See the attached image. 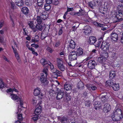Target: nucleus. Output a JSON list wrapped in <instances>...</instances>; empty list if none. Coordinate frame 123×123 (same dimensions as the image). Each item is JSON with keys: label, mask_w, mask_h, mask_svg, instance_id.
<instances>
[{"label": "nucleus", "mask_w": 123, "mask_h": 123, "mask_svg": "<svg viewBox=\"0 0 123 123\" xmlns=\"http://www.w3.org/2000/svg\"><path fill=\"white\" fill-rule=\"evenodd\" d=\"M51 6L50 5L45 4L44 6V8L45 10L48 11L51 9Z\"/></svg>", "instance_id": "58836bf2"}, {"label": "nucleus", "mask_w": 123, "mask_h": 123, "mask_svg": "<svg viewBox=\"0 0 123 123\" xmlns=\"http://www.w3.org/2000/svg\"><path fill=\"white\" fill-rule=\"evenodd\" d=\"M83 30L84 31L83 33L85 35H89L91 33V28L89 26L86 25L84 27Z\"/></svg>", "instance_id": "1a4fd4ad"}, {"label": "nucleus", "mask_w": 123, "mask_h": 123, "mask_svg": "<svg viewBox=\"0 0 123 123\" xmlns=\"http://www.w3.org/2000/svg\"><path fill=\"white\" fill-rule=\"evenodd\" d=\"M43 26L41 24H37L36 26L35 27V28L37 30L40 31H41L43 29Z\"/></svg>", "instance_id": "cd10ccee"}, {"label": "nucleus", "mask_w": 123, "mask_h": 123, "mask_svg": "<svg viewBox=\"0 0 123 123\" xmlns=\"http://www.w3.org/2000/svg\"><path fill=\"white\" fill-rule=\"evenodd\" d=\"M117 7L119 11L114 15L116 18L117 19V21L118 22L121 21L123 19L122 18L123 17V15L122 12L123 11V5H119Z\"/></svg>", "instance_id": "7ed1b4c3"}, {"label": "nucleus", "mask_w": 123, "mask_h": 123, "mask_svg": "<svg viewBox=\"0 0 123 123\" xmlns=\"http://www.w3.org/2000/svg\"><path fill=\"white\" fill-rule=\"evenodd\" d=\"M105 9L104 8L102 7H99V11L100 12L103 14H105V13L104 12L105 11Z\"/></svg>", "instance_id": "6e6d98bb"}, {"label": "nucleus", "mask_w": 123, "mask_h": 123, "mask_svg": "<svg viewBox=\"0 0 123 123\" xmlns=\"http://www.w3.org/2000/svg\"><path fill=\"white\" fill-rule=\"evenodd\" d=\"M84 86V84L81 81L79 82L78 84L77 87L78 89H80Z\"/></svg>", "instance_id": "ea45409f"}, {"label": "nucleus", "mask_w": 123, "mask_h": 123, "mask_svg": "<svg viewBox=\"0 0 123 123\" xmlns=\"http://www.w3.org/2000/svg\"><path fill=\"white\" fill-rule=\"evenodd\" d=\"M25 4L28 6H30L31 5V4L30 0H26L25 1Z\"/></svg>", "instance_id": "603ef678"}, {"label": "nucleus", "mask_w": 123, "mask_h": 123, "mask_svg": "<svg viewBox=\"0 0 123 123\" xmlns=\"http://www.w3.org/2000/svg\"><path fill=\"white\" fill-rule=\"evenodd\" d=\"M22 96L18 95L13 93H11L10 96L12 99L14 100L17 104H18V107L19 108H22L23 99L22 98Z\"/></svg>", "instance_id": "f03ea898"}, {"label": "nucleus", "mask_w": 123, "mask_h": 123, "mask_svg": "<svg viewBox=\"0 0 123 123\" xmlns=\"http://www.w3.org/2000/svg\"><path fill=\"white\" fill-rule=\"evenodd\" d=\"M115 83L112 80H109L106 81L105 84L107 86H109L110 87H112Z\"/></svg>", "instance_id": "aec40b11"}, {"label": "nucleus", "mask_w": 123, "mask_h": 123, "mask_svg": "<svg viewBox=\"0 0 123 123\" xmlns=\"http://www.w3.org/2000/svg\"><path fill=\"white\" fill-rule=\"evenodd\" d=\"M69 42L68 48H70L72 49H75L76 46V44L72 40H71Z\"/></svg>", "instance_id": "dca6fc26"}, {"label": "nucleus", "mask_w": 123, "mask_h": 123, "mask_svg": "<svg viewBox=\"0 0 123 123\" xmlns=\"http://www.w3.org/2000/svg\"><path fill=\"white\" fill-rule=\"evenodd\" d=\"M103 111L105 112H109L111 109V107L110 104L106 103L104 105Z\"/></svg>", "instance_id": "4468645a"}, {"label": "nucleus", "mask_w": 123, "mask_h": 123, "mask_svg": "<svg viewBox=\"0 0 123 123\" xmlns=\"http://www.w3.org/2000/svg\"><path fill=\"white\" fill-rule=\"evenodd\" d=\"M40 62L41 64L43 65H44L47 64V62L46 61L45 59H42L41 60Z\"/></svg>", "instance_id": "c03bdc74"}, {"label": "nucleus", "mask_w": 123, "mask_h": 123, "mask_svg": "<svg viewBox=\"0 0 123 123\" xmlns=\"http://www.w3.org/2000/svg\"><path fill=\"white\" fill-rule=\"evenodd\" d=\"M66 98L67 100L68 101L70 100L71 98V97L69 94L68 93L66 94Z\"/></svg>", "instance_id": "5fc2aeb1"}, {"label": "nucleus", "mask_w": 123, "mask_h": 123, "mask_svg": "<svg viewBox=\"0 0 123 123\" xmlns=\"http://www.w3.org/2000/svg\"><path fill=\"white\" fill-rule=\"evenodd\" d=\"M57 66L59 69L61 71H64L65 69V67L64 66L62 60L58 58L57 59Z\"/></svg>", "instance_id": "20e7f679"}, {"label": "nucleus", "mask_w": 123, "mask_h": 123, "mask_svg": "<svg viewBox=\"0 0 123 123\" xmlns=\"http://www.w3.org/2000/svg\"><path fill=\"white\" fill-rule=\"evenodd\" d=\"M32 103L33 104H35L37 102V100L36 98H34L32 100Z\"/></svg>", "instance_id": "69168bd1"}, {"label": "nucleus", "mask_w": 123, "mask_h": 123, "mask_svg": "<svg viewBox=\"0 0 123 123\" xmlns=\"http://www.w3.org/2000/svg\"><path fill=\"white\" fill-rule=\"evenodd\" d=\"M41 90L40 88L37 87L35 89L34 91V93L35 96H37L40 93V91Z\"/></svg>", "instance_id": "bb28decb"}, {"label": "nucleus", "mask_w": 123, "mask_h": 123, "mask_svg": "<svg viewBox=\"0 0 123 123\" xmlns=\"http://www.w3.org/2000/svg\"><path fill=\"white\" fill-rule=\"evenodd\" d=\"M63 32L62 30V29H60L59 30V32L58 35H60L62 34Z\"/></svg>", "instance_id": "338daca9"}, {"label": "nucleus", "mask_w": 123, "mask_h": 123, "mask_svg": "<svg viewBox=\"0 0 123 123\" xmlns=\"http://www.w3.org/2000/svg\"><path fill=\"white\" fill-rule=\"evenodd\" d=\"M97 41L96 37L93 36H91L89 38L88 42L91 44H93Z\"/></svg>", "instance_id": "2eb2a0df"}, {"label": "nucleus", "mask_w": 123, "mask_h": 123, "mask_svg": "<svg viewBox=\"0 0 123 123\" xmlns=\"http://www.w3.org/2000/svg\"><path fill=\"white\" fill-rule=\"evenodd\" d=\"M73 10L74 9L73 8H67V11L68 12L73 11Z\"/></svg>", "instance_id": "774afa93"}, {"label": "nucleus", "mask_w": 123, "mask_h": 123, "mask_svg": "<svg viewBox=\"0 0 123 123\" xmlns=\"http://www.w3.org/2000/svg\"><path fill=\"white\" fill-rule=\"evenodd\" d=\"M27 31H25V29H24V35L25 36L27 35V37H25L26 39L28 41H29L30 40V38L28 34L27 33Z\"/></svg>", "instance_id": "79ce46f5"}, {"label": "nucleus", "mask_w": 123, "mask_h": 123, "mask_svg": "<svg viewBox=\"0 0 123 123\" xmlns=\"http://www.w3.org/2000/svg\"><path fill=\"white\" fill-rule=\"evenodd\" d=\"M36 115L32 117V119L34 121H37L40 117V116L41 115H39L35 114Z\"/></svg>", "instance_id": "a19ab883"}, {"label": "nucleus", "mask_w": 123, "mask_h": 123, "mask_svg": "<svg viewBox=\"0 0 123 123\" xmlns=\"http://www.w3.org/2000/svg\"><path fill=\"white\" fill-rule=\"evenodd\" d=\"M101 42L100 41H98L95 45V46L97 47H99L100 45L101 44Z\"/></svg>", "instance_id": "680f3d73"}, {"label": "nucleus", "mask_w": 123, "mask_h": 123, "mask_svg": "<svg viewBox=\"0 0 123 123\" xmlns=\"http://www.w3.org/2000/svg\"><path fill=\"white\" fill-rule=\"evenodd\" d=\"M12 48L13 50V52L16 58L17 59L18 61L19 62L20 61V57L19 55H18V53L17 52V50L15 49L12 46Z\"/></svg>", "instance_id": "412c9836"}, {"label": "nucleus", "mask_w": 123, "mask_h": 123, "mask_svg": "<svg viewBox=\"0 0 123 123\" xmlns=\"http://www.w3.org/2000/svg\"><path fill=\"white\" fill-rule=\"evenodd\" d=\"M46 49L47 51L50 53H52L54 51V50L49 47H48Z\"/></svg>", "instance_id": "864d4df0"}, {"label": "nucleus", "mask_w": 123, "mask_h": 123, "mask_svg": "<svg viewBox=\"0 0 123 123\" xmlns=\"http://www.w3.org/2000/svg\"><path fill=\"white\" fill-rule=\"evenodd\" d=\"M114 115V114H112L111 115L113 121H117L121 120H123L122 114L116 115Z\"/></svg>", "instance_id": "39448f33"}, {"label": "nucleus", "mask_w": 123, "mask_h": 123, "mask_svg": "<svg viewBox=\"0 0 123 123\" xmlns=\"http://www.w3.org/2000/svg\"><path fill=\"white\" fill-rule=\"evenodd\" d=\"M42 108L40 106L37 107L34 112L35 114L39 115L41 112Z\"/></svg>", "instance_id": "5701e85b"}, {"label": "nucleus", "mask_w": 123, "mask_h": 123, "mask_svg": "<svg viewBox=\"0 0 123 123\" xmlns=\"http://www.w3.org/2000/svg\"><path fill=\"white\" fill-rule=\"evenodd\" d=\"M48 72V70L47 68H44L43 70V73L41 74V76L40 78L41 82L44 86H47L49 83L47 78Z\"/></svg>", "instance_id": "f257e3e1"}, {"label": "nucleus", "mask_w": 123, "mask_h": 123, "mask_svg": "<svg viewBox=\"0 0 123 123\" xmlns=\"http://www.w3.org/2000/svg\"><path fill=\"white\" fill-rule=\"evenodd\" d=\"M100 102L98 101H96L95 102L93 105L94 106V107L95 109L97 110L98 108L99 107V105H100Z\"/></svg>", "instance_id": "e433bc0d"}, {"label": "nucleus", "mask_w": 123, "mask_h": 123, "mask_svg": "<svg viewBox=\"0 0 123 123\" xmlns=\"http://www.w3.org/2000/svg\"><path fill=\"white\" fill-rule=\"evenodd\" d=\"M93 24L97 26L101 27H103L104 26V25L100 23H98L96 22H94L93 23Z\"/></svg>", "instance_id": "de8ad7c7"}, {"label": "nucleus", "mask_w": 123, "mask_h": 123, "mask_svg": "<svg viewBox=\"0 0 123 123\" xmlns=\"http://www.w3.org/2000/svg\"><path fill=\"white\" fill-rule=\"evenodd\" d=\"M61 123H66L67 120V118L64 117H59Z\"/></svg>", "instance_id": "c85d7f7f"}, {"label": "nucleus", "mask_w": 123, "mask_h": 123, "mask_svg": "<svg viewBox=\"0 0 123 123\" xmlns=\"http://www.w3.org/2000/svg\"><path fill=\"white\" fill-rule=\"evenodd\" d=\"M96 65H97L95 61L93 60L89 61L88 64V68L92 69L94 68Z\"/></svg>", "instance_id": "9b49d317"}, {"label": "nucleus", "mask_w": 123, "mask_h": 123, "mask_svg": "<svg viewBox=\"0 0 123 123\" xmlns=\"http://www.w3.org/2000/svg\"><path fill=\"white\" fill-rule=\"evenodd\" d=\"M62 90V89H61L60 90L58 91L56 93L57 95L56 98L57 100H60L62 99L64 96V92Z\"/></svg>", "instance_id": "f8f14e48"}, {"label": "nucleus", "mask_w": 123, "mask_h": 123, "mask_svg": "<svg viewBox=\"0 0 123 123\" xmlns=\"http://www.w3.org/2000/svg\"><path fill=\"white\" fill-rule=\"evenodd\" d=\"M55 72H53L54 74L56 75L57 77L60 76L62 75V72H61L57 69H55Z\"/></svg>", "instance_id": "72a5a7b5"}, {"label": "nucleus", "mask_w": 123, "mask_h": 123, "mask_svg": "<svg viewBox=\"0 0 123 123\" xmlns=\"http://www.w3.org/2000/svg\"><path fill=\"white\" fill-rule=\"evenodd\" d=\"M7 85L6 84H4L2 80L0 79V89H2L3 88L5 87H7Z\"/></svg>", "instance_id": "b1692460"}, {"label": "nucleus", "mask_w": 123, "mask_h": 123, "mask_svg": "<svg viewBox=\"0 0 123 123\" xmlns=\"http://www.w3.org/2000/svg\"><path fill=\"white\" fill-rule=\"evenodd\" d=\"M88 88L89 90L92 89V90L95 91L97 89V87L94 85H90L88 87Z\"/></svg>", "instance_id": "f704fd0d"}, {"label": "nucleus", "mask_w": 123, "mask_h": 123, "mask_svg": "<svg viewBox=\"0 0 123 123\" xmlns=\"http://www.w3.org/2000/svg\"><path fill=\"white\" fill-rule=\"evenodd\" d=\"M16 3L17 5L19 7L23 6V1L22 0H16Z\"/></svg>", "instance_id": "c756f323"}, {"label": "nucleus", "mask_w": 123, "mask_h": 123, "mask_svg": "<svg viewBox=\"0 0 123 123\" xmlns=\"http://www.w3.org/2000/svg\"><path fill=\"white\" fill-rule=\"evenodd\" d=\"M76 54L78 56H82L83 55V50L81 48L79 47L78 48L76 51Z\"/></svg>", "instance_id": "6ab92c4d"}, {"label": "nucleus", "mask_w": 123, "mask_h": 123, "mask_svg": "<svg viewBox=\"0 0 123 123\" xmlns=\"http://www.w3.org/2000/svg\"><path fill=\"white\" fill-rule=\"evenodd\" d=\"M52 0H46V4L50 5L52 3Z\"/></svg>", "instance_id": "052dcab7"}, {"label": "nucleus", "mask_w": 123, "mask_h": 123, "mask_svg": "<svg viewBox=\"0 0 123 123\" xmlns=\"http://www.w3.org/2000/svg\"><path fill=\"white\" fill-rule=\"evenodd\" d=\"M110 44L106 42H103L101 47V49L104 51H106L109 50Z\"/></svg>", "instance_id": "423d86ee"}, {"label": "nucleus", "mask_w": 123, "mask_h": 123, "mask_svg": "<svg viewBox=\"0 0 123 123\" xmlns=\"http://www.w3.org/2000/svg\"><path fill=\"white\" fill-rule=\"evenodd\" d=\"M43 19L40 16H38L37 17L36 21L37 24H41L42 23Z\"/></svg>", "instance_id": "4c0bfd02"}, {"label": "nucleus", "mask_w": 123, "mask_h": 123, "mask_svg": "<svg viewBox=\"0 0 123 123\" xmlns=\"http://www.w3.org/2000/svg\"><path fill=\"white\" fill-rule=\"evenodd\" d=\"M108 56V53L106 52L104 53L103 54V55L102 56V57H104V58L106 59V60L107 59Z\"/></svg>", "instance_id": "8fccbe9b"}, {"label": "nucleus", "mask_w": 123, "mask_h": 123, "mask_svg": "<svg viewBox=\"0 0 123 123\" xmlns=\"http://www.w3.org/2000/svg\"><path fill=\"white\" fill-rule=\"evenodd\" d=\"M14 91L16 92H18V90L15 89V88H9L7 90L6 92L7 93L9 92H12Z\"/></svg>", "instance_id": "c9c22d12"}, {"label": "nucleus", "mask_w": 123, "mask_h": 123, "mask_svg": "<svg viewBox=\"0 0 123 123\" xmlns=\"http://www.w3.org/2000/svg\"><path fill=\"white\" fill-rule=\"evenodd\" d=\"M59 3V2L58 0H54L52 2L53 4L55 5H58Z\"/></svg>", "instance_id": "bf43d9fd"}, {"label": "nucleus", "mask_w": 123, "mask_h": 123, "mask_svg": "<svg viewBox=\"0 0 123 123\" xmlns=\"http://www.w3.org/2000/svg\"><path fill=\"white\" fill-rule=\"evenodd\" d=\"M11 7L13 9H15L16 8V6L14 2H11Z\"/></svg>", "instance_id": "13d9d810"}, {"label": "nucleus", "mask_w": 123, "mask_h": 123, "mask_svg": "<svg viewBox=\"0 0 123 123\" xmlns=\"http://www.w3.org/2000/svg\"><path fill=\"white\" fill-rule=\"evenodd\" d=\"M103 95L99 98L100 100L103 102H105L107 101L108 98V96L106 93H104L102 94Z\"/></svg>", "instance_id": "ddd939ff"}, {"label": "nucleus", "mask_w": 123, "mask_h": 123, "mask_svg": "<svg viewBox=\"0 0 123 123\" xmlns=\"http://www.w3.org/2000/svg\"><path fill=\"white\" fill-rule=\"evenodd\" d=\"M37 13L38 15H40V16L45 13V11L43 10V9L42 8H37L36 10Z\"/></svg>", "instance_id": "4be33fe9"}, {"label": "nucleus", "mask_w": 123, "mask_h": 123, "mask_svg": "<svg viewBox=\"0 0 123 123\" xmlns=\"http://www.w3.org/2000/svg\"><path fill=\"white\" fill-rule=\"evenodd\" d=\"M85 106L88 107L90 106V102L89 100H87L85 102Z\"/></svg>", "instance_id": "4d7b16f0"}, {"label": "nucleus", "mask_w": 123, "mask_h": 123, "mask_svg": "<svg viewBox=\"0 0 123 123\" xmlns=\"http://www.w3.org/2000/svg\"><path fill=\"white\" fill-rule=\"evenodd\" d=\"M112 87L114 90L115 91H117L119 88V86L118 84L115 83Z\"/></svg>", "instance_id": "2f4dec72"}, {"label": "nucleus", "mask_w": 123, "mask_h": 123, "mask_svg": "<svg viewBox=\"0 0 123 123\" xmlns=\"http://www.w3.org/2000/svg\"><path fill=\"white\" fill-rule=\"evenodd\" d=\"M77 58V55L76 53V52L75 51H73L70 53L68 58L70 61H72L76 60Z\"/></svg>", "instance_id": "0eeeda50"}, {"label": "nucleus", "mask_w": 123, "mask_h": 123, "mask_svg": "<svg viewBox=\"0 0 123 123\" xmlns=\"http://www.w3.org/2000/svg\"><path fill=\"white\" fill-rule=\"evenodd\" d=\"M64 87V89L67 91L71 90L72 89V87L71 86L70 84L67 83L65 84Z\"/></svg>", "instance_id": "393cba45"}, {"label": "nucleus", "mask_w": 123, "mask_h": 123, "mask_svg": "<svg viewBox=\"0 0 123 123\" xmlns=\"http://www.w3.org/2000/svg\"><path fill=\"white\" fill-rule=\"evenodd\" d=\"M78 13L79 16H83L85 14L84 11L81 9L79 10Z\"/></svg>", "instance_id": "09e8293b"}, {"label": "nucleus", "mask_w": 123, "mask_h": 123, "mask_svg": "<svg viewBox=\"0 0 123 123\" xmlns=\"http://www.w3.org/2000/svg\"><path fill=\"white\" fill-rule=\"evenodd\" d=\"M23 107L22 105V108H19L18 107V112L17 113L18 114V120L23 121V118L22 117V113L23 112Z\"/></svg>", "instance_id": "6e6552de"}, {"label": "nucleus", "mask_w": 123, "mask_h": 123, "mask_svg": "<svg viewBox=\"0 0 123 123\" xmlns=\"http://www.w3.org/2000/svg\"><path fill=\"white\" fill-rule=\"evenodd\" d=\"M28 24L30 27L32 29L34 32H35L37 31L36 29L35 28V26L33 24V22L32 21H29L28 22Z\"/></svg>", "instance_id": "a211bd4d"}, {"label": "nucleus", "mask_w": 123, "mask_h": 123, "mask_svg": "<svg viewBox=\"0 0 123 123\" xmlns=\"http://www.w3.org/2000/svg\"><path fill=\"white\" fill-rule=\"evenodd\" d=\"M96 5V3H95L94 1L90 2L88 3V6L89 7L92 9L94 8Z\"/></svg>", "instance_id": "473e14b6"}, {"label": "nucleus", "mask_w": 123, "mask_h": 123, "mask_svg": "<svg viewBox=\"0 0 123 123\" xmlns=\"http://www.w3.org/2000/svg\"><path fill=\"white\" fill-rule=\"evenodd\" d=\"M48 16V15L47 14H45L44 13V14H43L40 16L42 18L43 20H45L46 18H47Z\"/></svg>", "instance_id": "49530a36"}, {"label": "nucleus", "mask_w": 123, "mask_h": 123, "mask_svg": "<svg viewBox=\"0 0 123 123\" xmlns=\"http://www.w3.org/2000/svg\"><path fill=\"white\" fill-rule=\"evenodd\" d=\"M121 114L122 113L121 110L120 109H118L115 110L112 114H114V115H116L119 114Z\"/></svg>", "instance_id": "a878e982"}, {"label": "nucleus", "mask_w": 123, "mask_h": 123, "mask_svg": "<svg viewBox=\"0 0 123 123\" xmlns=\"http://www.w3.org/2000/svg\"><path fill=\"white\" fill-rule=\"evenodd\" d=\"M106 60V59L102 57H99L98 58V61L101 63H103Z\"/></svg>", "instance_id": "37998d69"}, {"label": "nucleus", "mask_w": 123, "mask_h": 123, "mask_svg": "<svg viewBox=\"0 0 123 123\" xmlns=\"http://www.w3.org/2000/svg\"><path fill=\"white\" fill-rule=\"evenodd\" d=\"M4 21H0V29L3 26L4 24Z\"/></svg>", "instance_id": "e2e57ef3"}, {"label": "nucleus", "mask_w": 123, "mask_h": 123, "mask_svg": "<svg viewBox=\"0 0 123 123\" xmlns=\"http://www.w3.org/2000/svg\"><path fill=\"white\" fill-rule=\"evenodd\" d=\"M79 24L77 26H74L72 27V28L73 29V31L77 29V28L79 26Z\"/></svg>", "instance_id": "0e129e2a"}, {"label": "nucleus", "mask_w": 123, "mask_h": 123, "mask_svg": "<svg viewBox=\"0 0 123 123\" xmlns=\"http://www.w3.org/2000/svg\"><path fill=\"white\" fill-rule=\"evenodd\" d=\"M117 53L115 52H111V56L112 58L114 59H116L117 58V56H116Z\"/></svg>", "instance_id": "3c124183"}, {"label": "nucleus", "mask_w": 123, "mask_h": 123, "mask_svg": "<svg viewBox=\"0 0 123 123\" xmlns=\"http://www.w3.org/2000/svg\"><path fill=\"white\" fill-rule=\"evenodd\" d=\"M116 76L115 72V71H111L110 73L109 77L111 79L114 78Z\"/></svg>", "instance_id": "7c9ffc66"}, {"label": "nucleus", "mask_w": 123, "mask_h": 123, "mask_svg": "<svg viewBox=\"0 0 123 123\" xmlns=\"http://www.w3.org/2000/svg\"><path fill=\"white\" fill-rule=\"evenodd\" d=\"M110 37L111 39L113 40L115 42H116L118 40V34L115 33L114 31H113L111 33L110 35Z\"/></svg>", "instance_id": "9d476101"}, {"label": "nucleus", "mask_w": 123, "mask_h": 123, "mask_svg": "<svg viewBox=\"0 0 123 123\" xmlns=\"http://www.w3.org/2000/svg\"><path fill=\"white\" fill-rule=\"evenodd\" d=\"M29 10L28 8L26 7H24V14L25 16L28 18L29 17Z\"/></svg>", "instance_id": "f3484780"}, {"label": "nucleus", "mask_w": 123, "mask_h": 123, "mask_svg": "<svg viewBox=\"0 0 123 123\" xmlns=\"http://www.w3.org/2000/svg\"><path fill=\"white\" fill-rule=\"evenodd\" d=\"M43 0H37L38 5L41 6L43 3Z\"/></svg>", "instance_id": "a18cd8bd"}]
</instances>
